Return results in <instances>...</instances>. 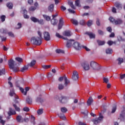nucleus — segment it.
<instances>
[{
  "label": "nucleus",
  "mask_w": 125,
  "mask_h": 125,
  "mask_svg": "<svg viewBox=\"0 0 125 125\" xmlns=\"http://www.w3.org/2000/svg\"><path fill=\"white\" fill-rule=\"evenodd\" d=\"M8 64L9 65V68L11 70H12L13 72L14 73H16L20 71V68H19V67L16 66V63H15V61L12 60V59L8 61Z\"/></svg>",
  "instance_id": "1"
},
{
  "label": "nucleus",
  "mask_w": 125,
  "mask_h": 125,
  "mask_svg": "<svg viewBox=\"0 0 125 125\" xmlns=\"http://www.w3.org/2000/svg\"><path fill=\"white\" fill-rule=\"evenodd\" d=\"M31 43L35 45H41L42 43V39L39 38V37H33L30 40Z\"/></svg>",
  "instance_id": "2"
},
{
  "label": "nucleus",
  "mask_w": 125,
  "mask_h": 125,
  "mask_svg": "<svg viewBox=\"0 0 125 125\" xmlns=\"http://www.w3.org/2000/svg\"><path fill=\"white\" fill-rule=\"evenodd\" d=\"M56 99L59 100V102L62 104H65V103H67V101H68V98L63 95L57 96Z\"/></svg>",
  "instance_id": "3"
},
{
  "label": "nucleus",
  "mask_w": 125,
  "mask_h": 125,
  "mask_svg": "<svg viewBox=\"0 0 125 125\" xmlns=\"http://www.w3.org/2000/svg\"><path fill=\"white\" fill-rule=\"evenodd\" d=\"M90 67L93 70H95V71H98L101 69V67L99 64L95 62H90Z\"/></svg>",
  "instance_id": "4"
},
{
  "label": "nucleus",
  "mask_w": 125,
  "mask_h": 125,
  "mask_svg": "<svg viewBox=\"0 0 125 125\" xmlns=\"http://www.w3.org/2000/svg\"><path fill=\"white\" fill-rule=\"evenodd\" d=\"M104 118V117H103V115H102V113H100L99 118H97L96 119H94L93 120V123L95 125H97V124H99V123H100V122H101V121H102V120H103Z\"/></svg>",
  "instance_id": "5"
},
{
  "label": "nucleus",
  "mask_w": 125,
  "mask_h": 125,
  "mask_svg": "<svg viewBox=\"0 0 125 125\" xmlns=\"http://www.w3.org/2000/svg\"><path fill=\"white\" fill-rule=\"evenodd\" d=\"M72 46L76 50H80V49H82V45H81V43L78 42H74Z\"/></svg>",
  "instance_id": "6"
},
{
  "label": "nucleus",
  "mask_w": 125,
  "mask_h": 125,
  "mask_svg": "<svg viewBox=\"0 0 125 125\" xmlns=\"http://www.w3.org/2000/svg\"><path fill=\"white\" fill-rule=\"evenodd\" d=\"M64 41H67L66 42V47L67 48H70V47H72V45L74 44V42H75V40H68V38H67V40H64Z\"/></svg>",
  "instance_id": "7"
},
{
  "label": "nucleus",
  "mask_w": 125,
  "mask_h": 125,
  "mask_svg": "<svg viewBox=\"0 0 125 125\" xmlns=\"http://www.w3.org/2000/svg\"><path fill=\"white\" fill-rule=\"evenodd\" d=\"M43 35L44 37V40H45V41H46V42L50 41V34L49 32L45 31L43 32Z\"/></svg>",
  "instance_id": "8"
},
{
  "label": "nucleus",
  "mask_w": 125,
  "mask_h": 125,
  "mask_svg": "<svg viewBox=\"0 0 125 125\" xmlns=\"http://www.w3.org/2000/svg\"><path fill=\"white\" fill-rule=\"evenodd\" d=\"M82 66L83 68L85 71H88L90 67H89V64L87 62H84L82 63Z\"/></svg>",
  "instance_id": "9"
},
{
  "label": "nucleus",
  "mask_w": 125,
  "mask_h": 125,
  "mask_svg": "<svg viewBox=\"0 0 125 125\" xmlns=\"http://www.w3.org/2000/svg\"><path fill=\"white\" fill-rule=\"evenodd\" d=\"M73 81H78L79 80V73L77 71H74L72 77Z\"/></svg>",
  "instance_id": "10"
},
{
  "label": "nucleus",
  "mask_w": 125,
  "mask_h": 125,
  "mask_svg": "<svg viewBox=\"0 0 125 125\" xmlns=\"http://www.w3.org/2000/svg\"><path fill=\"white\" fill-rule=\"evenodd\" d=\"M63 24H64V21L63 20V18H61L59 20V22L58 25V30H60L62 29V27H63Z\"/></svg>",
  "instance_id": "11"
},
{
  "label": "nucleus",
  "mask_w": 125,
  "mask_h": 125,
  "mask_svg": "<svg viewBox=\"0 0 125 125\" xmlns=\"http://www.w3.org/2000/svg\"><path fill=\"white\" fill-rule=\"evenodd\" d=\"M9 94L10 96H11V97H12V96H14V97H16V99H19V97L18 96H17V95H16V94L15 93V92H14V89L10 90V91Z\"/></svg>",
  "instance_id": "12"
},
{
  "label": "nucleus",
  "mask_w": 125,
  "mask_h": 125,
  "mask_svg": "<svg viewBox=\"0 0 125 125\" xmlns=\"http://www.w3.org/2000/svg\"><path fill=\"white\" fill-rule=\"evenodd\" d=\"M8 116H13V115H16V111L15 110L13 109L12 108H9V112H8Z\"/></svg>",
  "instance_id": "13"
},
{
  "label": "nucleus",
  "mask_w": 125,
  "mask_h": 125,
  "mask_svg": "<svg viewBox=\"0 0 125 125\" xmlns=\"http://www.w3.org/2000/svg\"><path fill=\"white\" fill-rule=\"evenodd\" d=\"M28 69H29V66H28V65H24L23 67L21 68L20 71V72H21V73H23L24 72L28 71Z\"/></svg>",
  "instance_id": "14"
},
{
  "label": "nucleus",
  "mask_w": 125,
  "mask_h": 125,
  "mask_svg": "<svg viewBox=\"0 0 125 125\" xmlns=\"http://www.w3.org/2000/svg\"><path fill=\"white\" fill-rule=\"evenodd\" d=\"M40 97H37L36 99V102H38L39 103H42L43 102V100L41 98L42 94L39 95Z\"/></svg>",
  "instance_id": "15"
},
{
  "label": "nucleus",
  "mask_w": 125,
  "mask_h": 125,
  "mask_svg": "<svg viewBox=\"0 0 125 125\" xmlns=\"http://www.w3.org/2000/svg\"><path fill=\"white\" fill-rule=\"evenodd\" d=\"M85 34L89 36L90 39H95V35L91 32H87L85 33Z\"/></svg>",
  "instance_id": "16"
},
{
  "label": "nucleus",
  "mask_w": 125,
  "mask_h": 125,
  "mask_svg": "<svg viewBox=\"0 0 125 125\" xmlns=\"http://www.w3.org/2000/svg\"><path fill=\"white\" fill-rule=\"evenodd\" d=\"M48 10L49 12H53V10H54V4H52L50 5L48 7Z\"/></svg>",
  "instance_id": "17"
},
{
  "label": "nucleus",
  "mask_w": 125,
  "mask_h": 125,
  "mask_svg": "<svg viewBox=\"0 0 125 125\" xmlns=\"http://www.w3.org/2000/svg\"><path fill=\"white\" fill-rule=\"evenodd\" d=\"M93 102V99H92V97H89V99L87 101V106H90L91 104Z\"/></svg>",
  "instance_id": "18"
},
{
  "label": "nucleus",
  "mask_w": 125,
  "mask_h": 125,
  "mask_svg": "<svg viewBox=\"0 0 125 125\" xmlns=\"http://www.w3.org/2000/svg\"><path fill=\"white\" fill-rule=\"evenodd\" d=\"M18 123H23L24 122V120H23V118H22V116L19 115L17 117L16 119Z\"/></svg>",
  "instance_id": "19"
},
{
  "label": "nucleus",
  "mask_w": 125,
  "mask_h": 125,
  "mask_svg": "<svg viewBox=\"0 0 125 125\" xmlns=\"http://www.w3.org/2000/svg\"><path fill=\"white\" fill-rule=\"evenodd\" d=\"M64 81L65 82L64 83V85L65 86H67L69 83H70V81L67 79V77H66V75L64 76Z\"/></svg>",
  "instance_id": "20"
},
{
  "label": "nucleus",
  "mask_w": 125,
  "mask_h": 125,
  "mask_svg": "<svg viewBox=\"0 0 125 125\" xmlns=\"http://www.w3.org/2000/svg\"><path fill=\"white\" fill-rule=\"evenodd\" d=\"M57 23H58V21L56 19H52L51 20V23L53 26H55V25H57Z\"/></svg>",
  "instance_id": "21"
},
{
  "label": "nucleus",
  "mask_w": 125,
  "mask_h": 125,
  "mask_svg": "<svg viewBox=\"0 0 125 125\" xmlns=\"http://www.w3.org/2000/svg\"><path fill=\"white\" fill-rule=\"evenodd\" d=\"M114 23L115 24V25H121V24L123 23V21L120 19L115 20Z\"/></svg>",
  "instance_id": "22"
},
{
  "label": "nucleus",
  "mask_w": 125,
  "mask_h": 125,
  "mask_svg": "<svg viewBox=\"0 0 125 125\" xmlns=\"http://www.w3.org/2000/svg\"><path fill=\"white\" fill-rule=\"evenodd\" d=\"M26 103H27V104H32V103L33 102L32 99L29 96H28L26 97Z\"/></svg>",
  "instance_id": "23"
},
{
  "label": "nucleus",
  "mask_w": 125,
  "mask_h": 125,
  "mask_svg": "<svg viewBox=\"0 0 125 125\" xmlns=\"http://www.w3.org/2000/svg\"><path fill=\"white\" fill-rule=\"evenodd\" d=\"M64 36L65 37H71L72 36V32L70 30L65 31H64Z\"/></svg>",
  "instance_id": "24"
},
{
  "label": "nucleus",
  "mask_w": 125,
  "mask_h": 125,
  "mask_svg": "<svg viewBox=\"0 0 125 125\" xmlns=\"http://www.w3.org/2000/svg\"><path fill=\"white\" fill-rule=\"evenodd\" d=\"M37 62L36 60H32L30 63H28L27 65L28 67H34L36 65Z\"/></svg>",
  "instance_id": "25"
},
{
  "label": "nucleus",
  "mask_w": 125,
  "mask_h": 125,
  "mask_svg": "<svg viewBox=\"0 0 125 125\" xmlns=\"http://www.w3.org/2000/svg\"><path fill=\"white\" fill-rule=\"evenodd\" d=\"M58 117H59V118H60V119H62V120H63L64 121H65V120H66V117H65V115L63 113H59V114H58Z\"/></svg>",
  "instance_id": "26"
},
{
  "label": "nucleus",
  "mask_w": 125,
  "mask_h": 125,
  "mask_svg": "<svg viewBox=\"0 0 125 125\" xmlns=\"http://www.w3.org/2000/svg\"><path fill=\"white\" fill-rule=\"evenodd\" d=\"M56 37L58 38V39H62V40H67V38H65L62 36H61L59 33H56Z\"/></svg>",
  "instance_id": "27"
},
{
  "label": "nucleus",
  "mask_w": 125,
  "mask_h": 125,
  "mask_svg": "<svg viewBox=\"0 0 125 125\" xmlns=\"http://www.w3.org/2000/svg\"><path fill=\"white\" fill-rule=\"evenodd\" d=\"M6 6L9 9H12V8H13V4L11 2L7 3Z\"/></svg>",
  "instance_id": "28"
},
{
  "label": "nucleus",
  "mask_w": 125,
  "mask_h": 125,
  "mask_svg": "<svg viewBox=\"0 0 125 125\" xmlns=\"http://www.w3.org/2000/svg\"><path fill=\"white\" fill-rule=\"evenodd\" d=\"M125 114L124 113H122L120 114L119 120H121V121H125Z\"/></svg>",
  "instance_id": "29"
},
{
  "label": "nucleus",
  "mask_w": 125,
  "mask_h": 125,
  "mask_svg": "<svg viewBox=\"0 0 125 125\" xmlns=\"http://www.w3.org/2000/svg\"><path fill=\"white\" fill-rule=\"evenodd\" d=\"M43 17L46 21H49L50 20H51V18L46 15H43Z\"/></svg>",
  "instance_id": "30"
},
{
  "label": "nucleus",
  "mask_w": 125,
  "mask_h": 125,
  "mask_svg": "<svg viewBox=\"0 0 125 125\" xmlns=\"http://www.w3.org/2000/svg\"><path fill=\"white\" fill-rule=\"evenodd\" d=\"M56 53H58L59 54H60L61 53L63 54L64 53H65V51H64V50H61V49H56Z\"/></svg>",
  "instance_id": "31"
},
{
  "label": "nucleus",
  "mask_w": 125,
  "mask_h": 125,
  "mask_svg": "<svg viewBox=\"0 0 125 125\" xmlns=\"http://www.w3.org/2000/svg\"><path fill=\"white\" fill-rule=\"evenodd\" d=\"M71 22L72 23V24H73V25H75V26H78V24H79L78 21L75 19L71 20Z\"/></svg>",
  "instance_id": "32"
},
{
  "label": "nucleus",
  "mask_w": 125,
  "mask_h": 125,
  "mask_svg": "<svg viewBox=\"0 0 125 125\" xmlns=\"http://www.w3.org/2000/svg\"><path fill=\"white\" fill-rule=\"evenodd\" d=\"M105 52L106 54H112L113 53V50L111 48H108L106 50Z\"/></svg>",
  "instance_id": "33"
},
{
  "label": "nucleus",
  "mask_w": 125,
  "mask_h": 125,
  "mask_svg": "<svg viewBox=\"0 0 125 125\" xmlns=\"http://www.w3.org/2000/svg\"><path fill=\"white\" fill-rule=\"evenodd\" d=\"M30 20H31V21H32V22H34V23H37V22H38V19H37L36 17H31L30 18Z\"/></svg>",
  "instance_id": "34"
},
{
  "label": "nucleus",
  "mask_w": 125,
  "mask_h": 125,
  "mask_svg": "<svg viewBox=\"0 0 125 125\" xmlns=\"http://www.w3.org/2000/svg\"><path fill=\"white\" fill-rule=\"evenodd\" d=\"M97 42L98 43L99 45H104V44H105V41L97 40Z\"/></svg>",
  "instance_id": "35"
},
{
  "label": "nucleus",
  "mask_w": 125,
  "mask_h": 125,
  "mask_svg": "<svg viewBox=\"0 0 125 125\" xmlns=\"http://www.w3.org/2000/svg\"><path fill=\"white\" fill-rule=\"evenodd\" d=\"M117 61H118V65H121V64H122V63H124V59L119 58L117 59Z\"/></svg>",
  "instance_id": "36"
},
{
  "label": "nucleus",
  "mask_w": 125,
  "mask_h": 125,
  "mask_svg": "<svg viewBox=\"0 0 125 125\" xmlns=\"http://www.w3.org/2000/svg\"><path fill=\"white\" fill-rule=\"evenodd\" d=\"M75 5L78 6V7H81V2L80 0H77L75 1Z\"/></svg>",
  "instance_id": "37"
},
{
  "label": "nucleus",
  "mask_w": 125,
  "mask_h": 125,
  "mask_svg": "<svg viewBox=\"0 0 125 125\" xmlns=\"http://www.w3.org/2000/svg\"><path fill=\"white\" fill-rule=\"evenodd\" d=\"M116 110H117V105L114 104L112 107L111 113L113 114L116 112Z\"/></svg>",
  "instance_id": "38"
},
{
  "label": "nucleus",
  "mask_w": 125,
  "mask_h": 125,
  "mask_svg": "<svg viewBox=\"0 0 125 125\" xmlns=\"http://www.w3.org/2000/svg\"><path fill=\"white\" fill-rule=\"evenodd\" d=\"M15 60H16L17 61H18V62H19L20 63L23 62V59L20 57L15 58Z\"/></svg>",
  "instance_id": "39"
},
{
  "label": "nucleus",
  "mask_w": 125,
  "mask_h": 125,
  "mask_svg": "<svg viewBox=\"0 0 125 125\" xmlns=\"http://www.w3.org/2000/svg\"><path fill=\"white\" fill-rule=\"evenodd\" d=\"M115 6L117 7V8H118V9H122V5L120 4V3L116 2L115 3Z\"/></svg>",
  "instance_id": "40"
},
{
  "label": "nucleus",
  "mask_w": 125,
  "mask_h": 125,
  "mask_svg": "<svg viewBox=\"0 0 125 125\" xmlns=\"http://www.w3.org/2000/svg\"><path fill=\"white\" fill-rule=\"evenodd\" d=\"M61 111L62 113H66V112H67L68 109L66 107H63L61 108Z\"/></svg>",
  "instance_id": "41"
},
{
  "label": "nucleus",
  "mask_w": 125,
  "mask_h": 125,
  "mask_svg": "<svg viewBox=\"0 0 125 125\" xmlns=\"http://www.w3.org/2000/svg\"><path fill=\"white\" fill-rule=\"evenodd\" d=\"M2 75H5V69L4 68L0 70V76H2Z\"/></svg>",
  "instance_id": "42"
},
{
  "label": "nucleus",
  "mask_w": 125,
  "mask_h": 125,
  "mask_svg": "<svg viewBox=\"0 0 125 125\" xmlns=\"http://www.w3.org/2000/svg\"><path fill=\"white\" fill-rule=\"evenodd\" d=\"M42 113H43V108L39 109L37 111V113L38 114V115H42Z\"/></svg>",
  "instance_id": "43"
},
{
  "label": "nucleus",
  "mask_w": 125,
  "mask_h": 125,
  "mask_svg": "<svg viewBox=\"0 0 125 125\" xmlns=\"http://www.w3.org/2000/svg\"><path fill=\"white\" fill-rule=\"evenodd\" d=\"M13 106L14 107L16 111H17L18 112H20V108L18 106H17V105L16 104H14Z\"/></svg>",
  "instance_id": "44"
},
{
  "label": "nucleus",
  "mask_w": 125,
  "mask_h": 125,
  "mask_svg": "<svg viewBox=\"0 0 125 125\" xmlns=\"http://www.w3.org/2000/svg\"><path fill=\"white\" fill-rule=\"evenodd\" d=\"M0 33H2V34H6L7 30H6V29L1 28L0 30Z\"/></svg>",
  "instance_id": "45"
},
{
  "label": "nucleus",
  "mask_w": 125,
  "mask_h": 125,
  "mask_svg": "<svg viewBox=\"0 0 125 125\" xmlns=\"http://www.w3.org/2000/svg\"><path fill=\"white\" fill-rule=\"evenodd\" d=\"M50 67H51V65H42V67L43 68V69H49V68H50Z\"/></svg>",
  "instance_id": "46"
},
{
  "label": "nucleus",
  "mask_w": 125,
  "mask_h": 125,
  "mask_svg": "<svg viewBox=\"0 0 125 125\" xmlns=\"http://www.w3.org/2000/svg\"><path fill=\"white\" fill-rule=\"evenodd\" d=\"M20 89L21 91V92L24 95H27V92L24 91V89L22 87H20Z\"/></svg>",
  "instance_id": "47"
},
{
  "label": "nucleus",
  "mask_w": 125,
  "mask_h": 125,
  "mask_svg": "<svg viewBox=\"0 0 125 125\" xmlns=\"http://www.w3.org/2000/svg\"><path fill=\"white\" fill-rule=\"evenodd\" d=\"M36 9H37V8L34 6H31L29 8V11H35Z\"/></svg>",
  "instance_id": "48"
},
{
  "label": "nucleus",
  "mask_w": 125,
  "mask_h": 125,
  "mask_svg": "<svg viewBox=\"0 0 125 125\" xmlns=\"http://www.w3.org/2000/svg\"><path fill=\"white\" fill-rule=\"evenodd\" d=\"M79 24L80 25H82V26H83L85 25V22H84V21H83V20H82L80 21Z\"/></svg>",
  "instance_id": "49"
},
{
  "label": "nucleus",
  "mask_w": 125,
  "mask_h": 125,
  "mask_svg": "<svg viewBox=\"0 0 125 125\" xmlns=\"http://www.w3.org/2000/svg\"><path fill=\"white\" fill-rule=\"evenodd\" d=\"M87 25L88 27H90L92 25V21L89 20L87 22Z\"/></svg>",
  "instance_id": "50"
},
{
  "label": "nucleus",
  "mask_w": 125,
  "mask_h": 125,
  "mask_svg": "<svg viewBox=\"0 0 125 125\" xmlns=\"http://www.w3.org/2000/svg\"><path fill=\"white\" fill-rule=\"evenodd\" d=\"M38 23H39V24H40L41 25H43V20L42 19H41V20H38Z\"/></svg>",
  "instance_id": "51"
},
{
  "label": "nucleus",
  "mask_w": 125,
  "mask_h": 125,
  "mask_svg": "<svg viewBox=\"0 0 125 125\" xmlns=\"http://www.w3.org/2000/svg\"><path fill=\"white\" fill-rule=\"evenodd\" d=\"M104 83H109V79L107 78L104 77L103 78Z\"/></svg>",
  "instance_id": "52"
},
{
  "label": "nucleus",
  "mask_w": 125,
  "mask_h": 125,
  "mask_svg": "<svg viewBox=\"0 0 125 125\" xmlns=\"http://www.w3.org/2000/svg\"><path fill=\"white\" fill-rule=\"evenodd\" d=\"M58 88L60 90H61L64 88V85L62 84H59Z\"/></svg>",
  "instance_id": "53"
},
{
  "label": "nucleus",
  "mask_w": 125,
  "mask_h": 125,
  "mask_svg": "<svg viewBox=\"0 0 125 125\" xmlns=\"http://www.w3.org/2000/svg\"><path fill=\"white\" fill-rule=\"evenodd\" d=\"M109 19L111 23H115V21H116V20L112 17H110Z\"/></svg>",
  "instance_id": "54"
},
{
  "label": "nucleus",
  "mask_w": 125,
  "mask_h": 125,
  "mask_svg": "<svg viewBox=\"0 0 125 125\" xmlns=\"http://www.w3.org/2000/svg\"><path fill=\"white\" fill-rule=\"evenodd\" d=\"M5 17H6L4 15H2L0 17V19H1L2 22H4V21H5Z\"/></svg>",
  "instance_id": "55"
},
{
  "label": "nucleus",
  "mask_w": 125,
  "mask_h": 125,
  "mask_svg": "<svg viewBox=\"0 0 125 125\" xmlns=\"http://www.w3.org/2000/svg\"><path fill=\"white\" fill-rule=\"evenodd\" d=\"M98 32L99 35H100L101 36H103L104 35V32L101 30H98Z\"/></svg>",
  "instance_id": "56"
},
{
  "label": "nucleus",
  "mask_w": 125,
  "mask_h": 125,
  "mask_svg": "<svg viewBox=\"0 0 125 125\" xmlns=\"http://www.w3.org/2000/svg\"><path fill=\"white\" fill-rule=\"evenodd\" d=\"M8 35L9 37H11V38H14V34L11 32H8Z\"/></svg>",
  "instance_id": "57"
},
{
  "label": "nucleus",
  "mask_w": 125,
  "mask_h": 125,
  "mask_svg": "<svg viewBox=\"0 0 125 125\" xmlns=\"http://www.w3.org/2000/svg\"><path fill=\"white\" fill-rule=\"evenodd\" d=\"M113 43H115V42H113L112 41H108L107 42V44H108V45L111 46L113 44Z\"/></svg>",
  "instance_id": "58"
},
{
  "label": "nucleus",
  "mask_w": 125,
  "mask_h": 125,
  "mask_svg": "<svg viewBox=\"0 0 125 125\" xmlns=\"http://www.w3.org/2000/svg\"><path fill=\"white\" fill-rule=\"evenodd\" d=\"M23 110L25 112H29V111H30V108H29L28 107H25L23 108Z\"/></svg>",
  "instance_id": "59"
},
{
  "label": "nucleus",
  "mask_w": 125,
  "mask_h": 125,
  "mask_svg": "<svg viewBox=\"0 0 125 125\" xmlns=\"http://www.w3.org/2000/svg\"><path fill=\"white\" fill-rule=\"evenodd\" d=\"M38 34L39 36V38L41 39V40H42V32H41V31H38Z\"/></svg>",
  "instance_id": "60"
},
{
  "label": "nucleus",
  "mask_w": 125,
  "mask_h": 125,
  "mask_svg": "<svg viewBox=\"0 0 125 125\" xmlns=\"http://www.w3.org/2000/svg\"><path fill=\"white\" fill-rule=\"evenodd\" d=\"M96 24L98 26H100V21L98 18L97 19Z\"/></svg>",
  "instance_id": "61"
},
{
  "label": "nucleus",
  "mask_w": 125,
  "mask_h": 125,
  "mask_svg": "<svg viewBox=\"0 0 125 125\" xmlns=\"http://www.w3.org/2000/svg\"><path fill=\"white\" fill-rule=\"evenodd\" d=\"M125 78V74H122L120 75V78L121 79V80H124Z\"/></svg>",
  "instance_id": "62"
},
{
  "label": "nucleus",
  "mask_w": 125,
  "mask_h": 125,
  "mask_svg": "<svg viewBox=\"0 0 125 125\" xmlns=\"http://www.w3.org/2000/svg\"><path fill=\"white\" fill-rule=\"evenodd\" d=\"M106 30L108 32H109V33L112 32V28L111 27H108L106 28Z\"/></svg>",
  "instance_id": "63"
},
{
  "label": "nucleus",
  "mask_w": 125,
  "mask_h": 125,
  "mask_svg": "<svg viewBox=\"0 0 125 125\" xmlns=\"http://www.w3.org/2000/svg\"><path fill=\"white\" fill-rule=\"evenodd\" d=\"M61 10H62V11H65V10H66V8L65 7H64V6H61Z\"/></svg>",
  "instance_id": "64"
}]
</instances>
